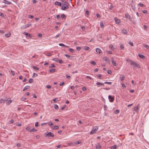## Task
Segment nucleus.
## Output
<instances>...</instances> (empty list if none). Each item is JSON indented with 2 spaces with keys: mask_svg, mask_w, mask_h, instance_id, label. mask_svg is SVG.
<instances>
[{
  "mask_svg": "<svg viewBox=\"0 0 149 149\" xmlns=\"http://www.w3.org/2000/svg\"><path fill=\"white\" fill-rule=\"evenodd\" d=\"M131 65H132L133 67H136L138 68H140L139 65L136 63L135 62H133V61L131 60Z\"/></svg>",
  "mask_w": 149,
  "mask_h": 149,
  "instance_id": "1",
  "label": "nucleus"
},
{
  "mask_svg": "<svg viewBox=\"0 0 149 149\" xmlns=\"http://www.w3.org/2000/svg\"><path fill=\"white\" fill-rule=\"evenodd\" d=\"M45 136H48L49 137H54V134L52 133L51 132H49L47 134H45Z\"/></svg>",
  "mask_w": 149,
  "mask_h": 149,
  "instance_id": "2",
  "label": "nucleus"
},
{
  "mask_svg": "<svg viewBox=\"0 0 149 149\" xmlns=\"http://www.w3.org/2000/svg\"><path fill=\"white\" fill-rule=\"evenodd\" d=\"M69 7L67 4H65V6H64V4H63L61 6V9L63 10H65L68 9Z\"/></svg>",
  "mask_w": 149,
  "mask_h": 149,
  "instance_id": "3",
  "label": "nucleus"
},
{
  "mask_svg": "<svg viewBox=\"0 0 149 149\" xmlns=\"http://www.w3.org/2000/svg\"><path fill=\"white\" fill-rule=\"evenodd\" d=\"M97 130V128H93V129L90 132V134H92L96 132Z\"/></svg>",
  "mask_w": 149,
  "mask_h": 149,
  "instance_id": "4",
  "label": "nucleus"
},
{
  "mask_svg": "<svg viewBox=\"0 0 149 149\" xmlns=\"http://www.w3.org/2000/svg\"><path fill=\"white\" fill-rule=\"evenodd\" d=\"M108 98L109 99V100L111 102H113L114 100V98L112 97L111 95H109L108 96Z\"/></svg>",
  "mask_w": 149,
  "mask_h": 149,
  "instance_id": "5",
  "label": "nucleus"
},
{
  "mask_svg": "<svg viewBox=\"0 0 149 149\" xmlns=\"http://www.w3.org/2000/svg\"><path fill=\"white\" fill-rule=\"evenodd\" d=\"M111 59L112 60V61H111V63H112V64L114 66H117V64L116 63V62L113 60V58H112Z\"/></svg>",
  "mask_w": 149,
  "mask_h": 149,
  "instance_id": "6",
  "label": "nucleus"
},
{
  "mask_svg": "<svg viewBox=\"0 0 149 149\" xmlns=\"http://www.w3.org/2000/svg\"><path fill=\"white\" fill-rule=\"evenodd\" d=\"M23 34L25 35L26 36H28L29 37L31 38L32 37L31 35V34L29 33L26 32H23Z\"/></svg>",
  "mask_w": 149,
  "mask_h": 149,
  "instance_id": "7",
  "label": "nucleus"
},
{
  "mask_svg": "<svg viewBox=\"0 0 149 149\" xmlns=\"http://www.w3.org/2000/svg\"><path fill=\"white\" fill-rule=\"evenodd\" d=\"M30 88V86H25L23 90V91H24L27 90H29Z\"/></svg>",
  "mask_w": 149,
  "mask_h": 149,
  "instance_id": "8",
  "label": "nucleus"
},
{
  "mask_svg": "<svg viewBox=\"0 0 149 149\" xmlns=\"http://www.w3.org/2000/svg\"><path fill=\"white\" fill-rule=\"evenodd\" d=\"M104 83H103L102 82H97L96 83V84L98 85V87H99L100 86H104Z\"/></svg>",
  "mask_w": 149,
  "mask_h": 149,
  "instance_id": "9",
  "label": "nucleus"
},
{
  "mask_svg": "<svg viewBox=\"0 0 149 149\" xmlns=\"http://www.w3.org/2000/svg\"><path fill=\"white\" fill-rule=\"evenodd\" d=\"M3 3H4L8 4H11V2L9 1L6 0H4L3 1Z\"/></svg>",
  "mask_w": 149,
  "mask_h": 149,
  "instance_id": "10",
  "label": "nucleus"
},
{
  "mask_svg": "<svg viewBox=\"0 0 149 149\" xmlns=\"http://www.w3.org/2000/svg\"><path fill=\"white\" fill-rule=\"evenodd\" d=\"M6 105H9L12 102V100H8V99H7L6 100Z\"/></svg>",
  "mask_w": 149,
  "mask_h": 149,
  "instance_id": "11",
  "label": "nucleus"
},
{
  "mask_svg": "<svg viewBox=\"0 0 149 149\" xmlns=\"http://www.w3.org/2000/svg\"><path fill=\"white\" fill-rule=\"evenodd\" d=\"M103 60L106 61H107L108 63H109V60L106 56H105V57L103 58Z\"/></svg>",
  "mask_w": 149,
  "mask_h": 149,
  "instance_id": "12",
  "label": "nucleus"
},
{
  "mask_svg": "<svg viewBox=\"0 0 149 149\" xmlns=\"http://www.w3.org/2000/svg\"><path fill=\"white\" fill-rule=\"evenodd\" d=\"M114 19L116 23H119L120 22V20L116 17H114Z\"/></svg>",
  "mask_w": 149,
  "mask_h": 149,
  "instance_id": "13",
  "label": "nucleus"
},
{
  "mask_svg": "<svg viewBox=\"0 0 149 149\" xmlns=\"http://www.w3.org/2000/svg\"><path fill=\"white\" fill-rule=\"evenodd\" d=\"M11 33H10L9 32L5 34V36L6 38H8L10 36Z\"/></svg>",
  "mask_w": 149,
  "mask_h": 149,
  "instance_id": "14",
  "label": "nucleus"
},
{
  "mask_svg": "<svg viewBox=\"0 0 149 149\" xmlns=\"http://www.w3.org/2000/svg\"><path fill=\"white\" fill-rule=\"evenodd\" d=\"M55 5H58L59 6H61V3L60 2H58L57 1L55 2Z\"/></svg>",
  "mask_w": 149,
  "mask_h": 149,
  "instance_id": "15",
  "label": "nucleus"
},
{
  "mask_svg": "<svg viewBox=\"0 0 149 149\" xmlns=\"http://www.w3.org/2000/svg\"><path fill=\"white\" fill-rule=\"evenodd\" d=\"M138 56L141 58L143 59L145 58V56L141 54H139Z\"/></svg>",
  "mask_w": 149,
  "mask_h": 149,
  "instance_id": "16",
  "label": "nucleus"
},
{
  "mask_svg": "<svg viewBox=\"0 0 149 149\" xmlns=\"http://www.w3.org/2000/svg\"><path fill=\"white\" fill-rule=\"evenodd\" d=\"M96 51L98 53H100L101 52V50L99 48H96Z\"/></svg>",
  "mask_w": 149,
  "mask_h": 149,
  "instance_id": "17",
  "label": "nucleus"
},
{
  "mask_svg": "<svg viewBox=\"0 0 149 149\" xmlns=\"http://www.w3.org/2000/svg\"><path fill=\"white\" fill-rule=\"evenodd\" d=\"M125 16L126 18L128 19H130V16L128 13H126L125 14Z\"/></svg>",
  "mask_w": 149,
  "mask_h": 149,
  "instance_id": "18",
  "label": "nucleus"
},
{
  "mask_svg": "<svg viewBox=\"0 0 149 149\" xmlns=\"http://www.w3.org/2000/svg\"><path fill=\"white\" fill-rule=\"evenodd\" d=\"M138 110V108L137 107H135L132 109V111H135L136 112H137Z\"/></svg>",
  "mask_w": 149,
  "mask_h": 149,
  "instance_id": "19",
  "label": "nucleus"
},
{
  "mask_svg": "<svg viewBox=\"0 0 149 149\" xmlns=\"http://www.w3.org/2000/svg\"><path fill=\"white\" fill-rule=\"evenodd\" d=\"M54 107L57 110H58L59 108L58 106L56 104L54 105Z\"/></svg>",
  "mask_w": 149,
  "mask_h": 149,
  "instance_id": "20",
  "label": "nucleus"
},
{
  "mask_svg": "<svg viewBox=\"0 0 149 149\" xmlns=\"http://www.w3.org/2000/svg\"><path fill=\"white\" fill-rule=\"evenodd\" d=\"M52 128L53 129V130H56V129H58V128H59V127L57 125H56V126H53V127H52Z\"/></svg>",
  "mask_w": 149,
  "mask_h": 149,
  "instance_id": "21",
  "label": "nucleus"
},
{
  "mask_svg": "<svg viewBox=\"0 0 149 149\" xmlns=\"http://www.w3.org/2000/svg\"><path fill=\"white\" fill-rule=\"evenodd\" d=\"M37 131V130L35 128H32V129H31V130H30V132H35Z\"/></svg>",
  "mask_w": 149,
  "mask_h": 149,
  "instance_id": "22",
  "label": "nucleus"
},
{
  "mask_svg": "<svg viewBox=\"0 0 149 149\" xmlns=\"http://www.w3.org/2000/svg\"><path fill=\"white\" fill-rule=\"evenodd\" d=\"M6 102L5 100H3L2 99H0V103H4Z\"/></svg>",
  "mask_w": 149,
  "mask_h": 149,
  "instance_id": "23",
  "label": "nucleus"
},
{
  "mask_svg": "<svg viewBox=\"0 0 149 149\" xmlns=\"http://www.w3.org/2000/svg\"><path fill=\"white\" fill-rule=\"evenodd\" d=\"M143 46L145 47L147 49H149V46L145 44H143Z\"/></svg>",
  "mask_w": 149,
  "mask_h": 149,
  "instance_id": "24",
  "label": "nucleus"
},
{
  "mask_svg": "<svg viewBox=\"0 0 149 149\" xmlns=\"http://www.w3.org/2000/svg\"><path fill=\"white\" fill-rule=\"evenodd\" d=\"M89 49V47L87 46H84V49L85 50H88Z\"/></svg>",
  "mask_w": 149,
  "mask_h": 149,
  "instance_id": "25",
  "label": "nucleus"
},
{
  "mask_svg": "<svg viewBox=\"0 0 149 149\" xmlns=\"http://www.w3.org/2000/svg\"><path fill=\"white\" fill-rule=\"evenodd\" d=\"M31 25V24H28L25 26L24 28H28Z\"/></svg>",
  "mask_w": 149,
  "mask_h": 149,
  "instance_id": "26",
  "label": "nucleus"
},
{
  "mask_svg": "<svg viewBox=\"0 0 149 149\" xmlns=\"http://www.w3.org/2000/svg\"><path fill=\"white\" fill-rule=\"evenodd\" d=\"M55 66L54 64H52L51 65L49 66V68L55 67Z\"/></svg>",
  "mask_w": 149,
  "mask_h": 149,
  "instance_id": "27",
  "label": "nucleus"
},
{
  "mask_svg": "<svg viewBox=\"0 0 149 149\" xmlns=\"http://www.w3.org/2000/svg\"><path fill=\"white\" fill-rule=\"evenodd\" d=\"M117 146L116 145H114V146H111V149H116V148Z\"/></svg>",
  "mask_w": 149,
  "mask_h": 149,
  "instance_id": "28",
  "label": "nucleus"
},
{
  "mask_svg": "<svg viewBox=\"0 0 149 149\" xmlns=\"http://www.w3.org/2000/svg\"><path fill=\"white\" fill-rule=\"evenodd\" d=\"M69 51L71 53H73L74 52V51L73 49H72V48H69L68 49Z\"/></svg>",
  "mask_w": 149,
  "mask_h": 149,
  "instance_id": "29",
  "label": "nucleus"
},
{
  "mask_svg": "<svg viewBox=\"0 0 149 149\" xmlns=\"http://www.w3.org/2000/svg\"><path fill=\"white\" fill-rule=\"evenodd\" d=\"M55 69L52 68V69H50L49 70V71L50 72L52 73V72H54V71H55Z\"/></svg>",
  "mask_w": 149,
  "mask_h": 149,
  "instance_id": "30",
  "label": "nucleus"
},
{
  "mask_svg": "<svg viewBox=\"0 0 149 149\" xmlns=\"http://www.w3.org/2000/svg\"><path fill=\"white\" fill-rule=\"evenodd\" d=\"M100 26H101V27L102 28H103L104 27V26L103 25V22H101L100 23Z\"/></svg>",
  "mask_w": 149,
  "mask_h": 149,
  "instance_id": "31",
  "label": "nucleus"
},
{
  "mask_svg": "<svg viewBox=\"0 0 149 149\" xmlns=\"http://www.w3.org/2000/svg\"><path fill=\"white\" fill-rule=\"evenodd\" d=\"M124 78H125L124 76V75H122L120 77V79L121 81H123V79Z\"/></svg>",
  "mask_w": 149,
  "mask_h": 149,
  "instance_id": "32",
  "label": "nucleus"
},
{
  "mask_svg": "<svg viewBox=\"0 0 149 149\" xmlns=\"http://www.w3.org/2000/svg\"><path fill=\"white\" fill-rule=\"evenodd\" d=\"M119 112V110L118 109L116 110L115 111H114V113L116 114H117Z\"/></svg>",
  "mask_w": 149,
  "mask_h": 149,
  "instance_id": "33",
  "label": "nucleus"
},
{
  "mask_svg": "<svg viewBox=\"0 0 149 149\" xmlns=\"http://www.w3.org/2000/svg\"><path fill=\"white\" fill-rule=\"evenodd\" d=\"M29 83H32L33 82V79L31 78L29 79Z\"/></svg>",
  "mask_w": 149,
  "mask_h": 149,
  "instance_id": "34",
  "label": "nucleus"
},
{
  "mask_svg": "<svg viewBox=\"0 0 149 149\" xmlns=\"http://www.w3.org/2000/svg\"><path fill=\"white\" fill-rule=\"evenodd\" d=\"M61 17L62 18H65L66 17L65 15L64 14H62L61 15Z\"/></svg>",
  "mask_w": 149,
  "mask_h": 149,
  "instance_id": "35",
  "label": "nucleus"
},
{
  "mask_svg": "<svg viewBox=\"0 0 149 149\" xmlns=\"http://www.w3.org/2000/svg\"><path fill=\"white\" fill-rule=\"evenodd\" d=\"M101 146L99 144L98 145H97L96 147V148L97 149H99L100 148H101Z\"/></svg>",
  "mask_w": 149,
  "mask_h": 149,
  "instance_id": "36",
  "label": "nucleus"
},
{
  "mask_svg": "<svg viewBox=\"0 0 149 149\" xmlns=\"http://www.w3.org/2000/svg\"><path fill=\"white\" fill-rule=\"evenodd\" d=\"M33 68L37 70H39V68L36 66H33Z\"/></svg>",
  "mask_w": 149,
  "mask_h": 149,
  "instance_id": "37",
  "label": "nucleus"
},
{
  "mask_svg": "<svg viewBox=\"0 0 149 149\" xmlns=\"http://www.w3.org/2000/svg\"><path fill=\"white\" fill-rule=\"evenodd\" d=\"M26 130L29 131L30 132V130H31L30 127H29V126L27 127L26 128Z\"/></svg>",
  "mask_w": 149,
  "mask_h": 149,
  "instance_id": "38",
  "label": "nucleus"
},
{
  "mask_svg": "<svg viewBox=\"0 0 149 149\" xmlns=\"http://www.w3.org/2000/svg\"><path fill=\"white\" fill-rule=\"evenodd\" d=\"M58 59H59L57 58H55L53 59L52 60L55 61H58Z\"/></svg>",
  "mask_w": 149,
  "mask_h": 149,
  "instance_id": "39",
  "label": "nucleus"
},
{
  "mask_svg": "<svg viewBox=\"0 0 149 149\" xmlns=\"http://www.w3.org/2000/svg\"><path fill=\"white\" fill-rule=\"evenodd\" d=\"M104 84H108L111 85L112 84V82H111L105 81L104 82Z\"/></svg>",
  "mask_w": 149,
  "mask_h": 149,
  "instance_id": "40",
  "label": "nucleus"
},
{
  "mask_svg": "<svg viewBox=\"0 0 149 149\" xmlns=\"http://www.w3.org/2000/svg\"><path fill=\"white\" fill-rule=\"evenodd\" d=\"M34 16L32 15H28V17L31 19H32L33 18Z\"/></svg>",
  "mask_w": 149,
  "mask_h": 149,
  "instance_id": "41",
  "label": "nucleus"
},
{
  "mask_svg": "<svg viewBox=\"0 0 149 149\" xmlns=\"http://www.w3.org/2000/svg\"><path fill=\"white\" fill-rule=\"evenodd\" d=\"M59 45L60 46L63 47H64L65 46V45L64 44H63L62 43H59Z\"/></svg>",
  "mask_w": 149,
  "mask_h": 149,
  "instance_id": "42",
  "label": "nucleus"
},
{
  "mask_svg": "<svg viewBox=\"0 0 149 149\" xmlns=\"http://www.w3.org/2000/svg\"><path fill=\"white\" fill-rule=\"evenodd\" d=\"M122 32H123V33L124 34H126L127 33V31H126V30H125V29L123 30H122Z\"/></svg>",
  "mask_w": 149,
  "mask_h": 149,
  "instance_id": "43",
  "label": "nucleus"
},
{
  "mask_svg": "<svg viewBox=\"0 0 149 149\" xmlns=\"http://www.w3.org/2000/svg\"><path fill=\"white\" fill-rule=\"evenodd\" d=\"M58 62L60 64H62L63 63V62L61 59H58Z\"/></svg>",
  "mask_w": 149,
  "mask_h": 149,
  "instance_id": "44",
  "label": "nucleus"
},
{
  "mask_svg": "<svg viewBox=\"0 0 149 149\" xmlns=\"http://www.w3.org/2000/svg\"><path fill=\"white\" fill-rule=\"evenodd\" d=\"M53 100L54 102H56L58 101V99L57 98H56L53 99Z\"/></svg>",
  "mask_w": 149,
  "mask_h": 149,
  "instance_id": "45",
  "label": "nucleus"
},
{
  "mask_svg": "<svg viewBox=\"0 0 149 149\" xmlns=\"http://www.w3.org/2000/svg\"><path fill=\"white\" fill-rule=\"evenodd\" d=\"M51 86L50 85H47L46 86V87L48 89H50L51 88Z\"/></svg>",
  "mask_w": 149,
  "mask_h": 149,
  "instance_id": "46",
  "label": "nucleus"
},
{
  "mask_svg": "<svg viewBox=\"0 0 149 149\" xmlns=\"http://www.w3.org/2000/svg\"><path fill=\"white\" fill-rule=\"evenodd\" d=\"M131 83L133 84L134 86L136 85V84L134 83V81L133 80H132L131 81Z\"/></svg>",
  "mask_w": 149,
  "mask_h": 149,
  "instance_id": "47",
  "label": "nucleus"
},
{
  "mask_svg": "<svg viewBox=\"0 0 149 149\" xmlns=\"http://www.w3.org/2000/svg\"><path fill=\"white\" fill-rule=\"evenodd\" d=\"M107 72L108 74H110L112 73V71L111 70H109L107 71Z\"/></svg>",
  "mask_w": 149,
  "mask_h": 149,
  "instance_id": "48",
  "label": "nucleus"
},
{
  "mask_svg": "<svg viewBox=\"0 0 149 149\" xmlns=\"http://www.w3.org/2000/svg\"><path fill=\"white\" fill-rule=\"evenodd\" d=\"M91 63L93 65H95L96 64L95 62L93 61H91Z\"/></svg>",
  "mask_w": 149,
  "mask_h": 149,
  "instance_id": "49",
  "label": "nucleus"
},
{
  "mask_svg": "<svg viewBox=\"0 0 149 149\" xmlns=\"http://www.w3.org/2000/svg\"><path fill=\"white\" fill-rule=\"evenodd\" d=\"M120 48L121 49H124V46L123 44H121L120 45Z\"/></svg>",
  "mask_w": 149,
  "mask_h": 149,
  "instance_id": "50",
  "label": "nucleus"
},
{
  "mask_svg": "<svg viewBox=\"0 0 149 149\" xmlns=\"http://www.w3.org/2000/svg\"><path fill=\"white\" fill-rule=\"evenodd\" d=\"M11 72L12 73V75L13 76H14L15 75V72L14 71L11 70Z\"/></svg>",
  "mask_w": 149,
  "mask_h": 149,
  "instance_id": "51",
  "label": "nucleus"
},
{
  "mask_svg": "<svg viewBox=\"0 0 149 149\" xmlns=\"http://www.w3.org/2000/svg\"><path fill=\"white\" fill-rule=\"evenodd\" d=\"M38 122H36L35 123V126L36 127H38Z\"/></svg>",
  "mask_w": 149,
  "mask_h": 149,
  "instance_id": "52",
  "label": "nucleus"
},
{
  "mask_svg": "<svg viewBox=\"0 0 149 149\" xmlns=\"http://www.w3.org/2000/svg\"><path fill=\"white\" fill-rule=\"evenodd\" d=\"M76 49L77 50H80L81 49V48L80 47H76Z\"/></svg>",
  "mask_w": 149,
  "mask_h": 149,
  "instance_id": "53",
  "label": "nucleus"
},
{
  "mask_svg": "<svg viewBox=\"0 0 149 149\" xmlns=\"http://www.w3.org/2000/svg\"><path fill=\"white\" fill-rule=\"evenodd\" d=\"M0 16L2 17H4V15L3 13L0 12Z\"/></svg>",
  "mask_w": 149,
  "mask_h": 149,
  "instance_id": "54",
  "label": "nucleus"
},
{
  "mask_svg": "<svg viewBox=\"0 0 149 149\" xmlns=\"http://www.w3.org/2000/svg\"><path fill=\"white\" fill-rule=\"evenodd\" d=\"M82 89L84 91H85L86 90V88L85 87H83Z\"/></svg>",
  "mask_w": 149,
  "mask_h": 149,
  "instance_id": "55",
  "label": "nucleus"
},
{
  "mask_svg": "<svg viewBox=\"0 0 149 149\" xmlns=\"http://www.w3.org/2000/svg\"><path fill=\"white\" fill-rule=\"evenodd\" d=\"M139 5L142 7H143L144 6V5L143 4L141 3H139Z\"/></svg>",
  "mask_w": 149,
  "mask_h": 149,
  "instance_id": "56",
  "label": "nucleus"
},
{
  "mask_svg": "<svg viewBox=\"0 0 149 149\" xmlns=\"http://www.w3.org/2000/svg\"><path fill=\"white\" fill-rule=\"evenodd\" d=\"M56 18L57 19H59L60 18V16L59 15H57L56 16Z\"/></svg>",
  "mask_w": 149,
  "mask_h": 149,
  "instance_id": "57",
  "label": "nucleus"
},
{
  "mask_svg": "<svg viewBox=\"0 0 149 149\" xmlns=\"http://www.w3.org/2000/svg\"><path fill=\"white\" fill-rule=\"evenodd\" d=\"M109 47L110 48H111V49H113V45H111L109 46Z\"/></svg>",
  "mask_w": 149,
  "mask_h": 149,
  "instance_id": "58",
  "label": "nucleus"
},
{
  "mask_svg": "<svg viewBox=\"0 0 149 149\" xmlns=\"http://www.w3.org/2000/svg\"><path fill=\"white\" fill-rule=\"evenodd\" d=\"M60 35V34H58L55 37V38H58L59 36Z\"/></svg>",
  "mask_w": 149,
  "mask_h": 149,
  "instance_id": "59",
  "label": "nucleus"
},
{
  "mask_svg": "<svg viewBox=\"0 0 149 149\" xmlns=\"http://www.w3.org/2000/svg\"><path fill=\"white\" fill-rule=\"evenodd\" d=\"M64 5H65V4H67L68 5L69 4L66 1H65L64 2V4H63Z\"/></svg>",
  "mask_w": 149,
  "mask_h": 149,
  "instance_id": "60",
  "label": "nucleus"
},
{
  "mask_svg": "<svg viewBox=\"0 0 149 149\" xmlns=\"http://www.w3.org/2000/svg\"><path fill=\"white\" fill-rule=\"evenodd\" d=\"M38 74H36V73H34L33 74V76H36V77H37L38 76Z\"/></svg>",
  "mask_w": 149,
  "mask_h": 149,
  "instance_id": "61",
  "label": "nucleus"
},
{
  "mask_svg": "<svg viewBox=\"0 0 149 149\" xmlns=\"http://www.w3.org/2000/svg\"><path fill=\"white\" fill-rule=\"evenodd\" d=\"M81 29H82V30H83V31H84V29H85V27H84V26H81Z\"/></svg>",
  "mask_w": 149,
  "mask_h": 149,
  "instance_id": "62",
  "label": "nucleus"
},
{
  "mask_svg": "<svg viewBox=\"0 0 149 149\" xmlns=\"http://www.w3.org/2000/svg\"><path fill=\"white\" fill-rule=\"evenodd\" d=\"M46 55L47 56H51V55H52V54L49 53H48Z\"/></svg>",
  "mask_w": 149,
  "mask_h": 149,
  "instance_id": "63",
  "label": "nucleus"
},
{
  "mask_svg": "<svg viewBox=\"0 0 149 149\" xmlns=\"http://www.w3.org/2000/svg\"><path fill=\"white\" fill-rule=\"evenodd\" d=\"M97 77H98L99 78H100L102 77V75L101 74H98L97 75Z\"/></svg>",
  "mask_w": 149,
  "mask_h": 149,
  "instance_id": "64",
  "label": "nucleus"
}]
</instances>
